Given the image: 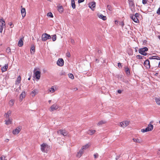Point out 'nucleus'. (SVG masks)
Segmentation results:
<instances>
[{
	"instance_id": "1",
	"label": "nucleus",
	"mask_w": 160,
	"mask_h": 160,
	"mask_svg": "<svg viewBox=\"0 0 160 160\" xmlns=\"http://www.w3.org/2000/svg\"><path fill=\"white\" fill-rule=\"evenodd\" d=\"M41 150L42 152L46 153L47 152L48 149L50 147V146H48L47 144L44 143L41 145Z\"/></svg>"
},
{
	"instance_id": "2",
	"label": "nucleus",
	"mask_w": 160,
	"mask_h": 160,
	"mask_svg": "<svg viewBox=\"0 0 160 160\" xmlns=\"http://www.w3.org/2000/svg\"><path fill=\"white\" fill-rule=\"evenodd\" d=\"M148 50V49L147 48L144 47L139 49L138 52L140 54L144 56H146L147 55V53L146 52H145L147 51Z\"/></svg>"
},
{
	"instance_id": "3",
	"label": "nucleus",
	"mask_w": 160,
	"mask_h": 160,
	"mask_svg": "<svg viewBox=\"0 0 160 160\" xmlns=\"http://www.w3.org/2000/svg\"><path fill=\"white\" fill-rule=\"evenodd\" d=\"M51 38L50 35L47 33H44L42 35V40L43 41H45L48 39H49Z\"/></svg>"
},
{
	"instance_id": "4",
	"label": "nucleus",
	"mask_w": 160,
	"mask_h": 160,
	"mask_svg": "<svg viewBox=\"0 0 160 160\" xmlns=\"http://www.w3.org/2000/svg\"><path fill=\"white\" fill-rule=\"evenodd\" d=\"M129 124V122L125 121L120 123V127L124 128L127 126Z\"/></svg>"
},
{
	"instance_id": "5",
	"label": "nucleus",
	"mask_w": 160,
	"mask_h": 160,
	"mask_svg": "<svg viewBox=\"0 0 160 160\" xmlns=\"http://www.w3.org/2000/svg\"><path fill=\"white\" fill-rule=\"evenodd\" d=\"M59 107L56 103H55L52 105L50 108V111H53L58 109Z\"/></svg>"
},
{
	"instance_id": "6",
	"label": "nucleus",
	"mask_w": 160,
	"mask_h": 160,
	"mask_svg": "<svg viewBox=\"0 0 160 160\" xmlns=\"http://www.w3.org/2000/svg\"><path fill=\"white\" fill-rule=\"evenodd\" d=\"M57 65L59 66L62 67L63 65L64 61L62 58H59L57 62Z\"/></svg>"
},
{
	"instance_id": "7",
	"label": "nucleus",
	"mask_w": 160,
	"mask_h": 160,
	"mask_svg": "<svg viewBox=\"0 0 160 160\" xmlns=\"http://www.w3.org/2000/svg\"><path fill=\"white\" fill-rule=\"evenodd\" d=\"M89 7L92 10H94V8L96 6V2H92L89 3Z\"/></svg>"
},
{
	"instance_id": "8",
	"label": "nucleus",
	"mask_w": 160,
	"mask_h": 160,
	"mask_svg": "<svg viewBox=\"0 0 160 160\" xmlns=\"http://www.w3.org/2000/svg\"><path fill=\"white\" fill-rule=\"evenodd\" d=\"M58 133L60 132V134L63 135L64 136H66L67 135V132L64 129H60L59 131H58Z\"/></svg>"
},
{
	"instance_id": "9",
	"label": "nucleus",
	"mask_w": 160,
	"mask_h": 160,
	"mask_svg": "<svg viewBox=\"0 0 160 160\" xmlns=\"http://www.w3.org/2000/svg\"><path fill=\"white\" fill-rule=\"evenodd\" d=\"M130 18L132 19L136 23H138L139 21L137 18L136 17V16H134V15L132 14H131L130 16Z\"/></svg>"
},
{
	"instance_id": "10",
	"label": "nucleus",
	"mask_w": 160,
	"mask_h": 160,
	"mask_svg": "<svg viewBox=\"0 0 160 160\" xmlns=\"http://www.w3.org/2000/svg\"><path fill=\"white\" fill-rule=\"evenodd\" d=\"M145 66L147 68H150V61L148 59L146 60L144 63Z\"/></svg>"
},
{
	"instance_id": "11",
	"label": "nucleus",
	"mask_w": 160,
	"mask_h": 160,
	"mask_svg": "<svg viewBox=\"0 0 160 160\" xmlns=\"http://www.w3.org/2000/svg\"><path fill=\"white\" fill-rule=\"evenodd\" d=\"M35 77L38 80L40 78L41 72L40 71H37L34 73Z\"/></svg>"
},
{
	"instance_id": "12",
	"label": "nucleus",
	"mask_w": 160,
	"mask_h": 160,
	"mask_svg": "<svg viewBox=\"0 0 160 160\" xmlns=\"http://www.w3.org/2000/svg\"><path fill=\"white\" fill-rule=\"evenodd\" d=\"M12 111L10 110L8 111L7 113H5L4 114L5 117L7 119H10L9 116L11 115Z\"/></svg>"
},
{
	"instance_id": "13",
	"label": "nucleus",
	"mask_w": 160,
	"mask_h": 160,
	"mask_svg": "<svg viewBox=\"0 0 160 160\" xmlns=\"http://www.w3.org/2000/svg\"><path fill=\"white\" fill-rule=\"evenodd\" d=\"M153 125L150 124L148 125V126L147 128H146V129H147V130H148V132L152 131L153 130Z\"/></svg>"
},
{
	"instance_id": "14",
	"label": "nucleus",
	"mask_w": 160,
	"mask_h": 160,
	"mask_svg": "<svg viewBox=\"0 0 160 160\" xmlns=\"http://www.w3.org/2000/svg\"><path fill=\"white\" fill-rule=\"evenodd\" d=\"M38 92V91L37 89H35L33 90L32 92H31L30 93V94L32 96V97H33L37 94Z\"/></svg>"
},
{
	"instance_id": "15",
	"label": "nucleus",
	"mask_w": 160,
	"mask_h": 160,
	"mask_svg": "<svg viewBox=\"0 0 160 160\" xmlns=\"http://www.w3.org/2000/svg\"><path fill=\"white\" fill-rule=\"evenodd\" d=\"M21 13L22 18H24L26 14V12L25 9L24 8H22L21 10Z\"/></svg>"
},
{
	"instance_id": "16",
	"label": "nucleus",
	"mask_w": 160,
	"mask_h": 160,
	"mask_svg": "<svg viewBox=\"0 0 160 160\" xmlns=\"http://www.w3.org/2000/svg\"><path fill=\"white\" fill-rule=\"evenodd\" d=\"M23 38H21L19 41L18 43V45L20 47H22L23 44Z\"/></svg>"
},
{
	"instance_id": "17",
	"label": "nucleus",
	"mask_w": 160,
	"mask_h": 160,
	"mask_svg": "<svg viewBox=\"0 0 160 160\" xmlns=\"http://www.w3.org/2000/svg\"><path fill=\"white\" fill-rule=\"evenodd\" d=\"M8 67V64H6L2 68H1V70L2 72H3L7 71Z\"/></svg>"
},
{
	"instance_id": "18",
	"label": "nucleus",
	"mask_w": 160,
	"mask_h": 160,
	"mask_svg": "<svg viewBox=\"0 0 160 160\" xmlns=\"http://www.w3.org/2000/svg\"><path fill=\"white\" fill-rule=\"evenodd\" d=\"M0 27H4L5 26V23L4 20L2 18L0 19Z\"/></svg>"
},
{
	"instance_id": "19",
	"label": "nucleus",
	"mask_w": 160,
	"mask_h": 160,
	"mask_svg": "<svg viewBox=\"0 0 160 160\" xmlns=\"http://www.w3.org/2000/svg\"><path fill=\"white\" fill-rule=\"evenodd\" d=\"M125 71L127 75H129L130 74V72L129 69L128 67H125Z\"/></svg>"
},
{
	"instance_id": "20",
	"label": "nucleus",
	"mask_w": 160,
	"mask_h": 160,
	"mask_svg": "<svg viewBox=\"0 0 160 160\" xmlns=\"http://www.w3.org/2000/svg\"><path fill=\"white\" fill-rule=\"evenodd\" d=\"M149 58L150 59H157L158 60H160V58L158 56H152L150 57Z\"/></svg>"
},
{
	"instance_id": "21",
	"label": "nucleus",
	"mask_w": 160,
	"mask_h": 160,
	"mask_svg": "<svg viewBox=\"0 0 160 160\" xmlns=\"http://www.w3.org/2000/svg\"><path fill=\"white\" fill-rule=\"evenodd\" d=\"M20 131V128H17L15 129H14L12 131V133L14 134H18Z\"/></svg>"
},
{
	"instance_id": "22",
	"label": "nucleus",
	"mask_w": 160,
	"mask_h": 160,
	"mask_svg": "<svg viewBox=\"0 0 160 160\" xmlns=\"http://www.w3.org/2000/svg\"><path fill=\"white\" fill-rule=\"evenodd\" d=\"M83 150H80L79 152L78 153L77 155V157L78 158H80L82 155L83 154V152L82 151Z\"/></svg>"
},
{
	"instance_id": "23",
	"label": "nucleus",
	"mask_w": 160,
	"mask_h": 160,
	"mask_svg": "<svg viewBox=\"0 0 160 160\" xmlns=\"http://www.w3.org/2000/svg\"><path fill=\"white\" fill-rule=\"evenodd\" d=\"M98 16L99 18L102 19L103 20H105L107 19L106 16H103L102 14H98Z\"/></svg>"
},
{
	"instance_id": "24",
	"label": "nucleus",
	"mask_w": 160,
	"mask_h": 160,
	"mask_svg": "<svg viewBox=\"0 0 160 160\" xmlns=\"http://www.w3.org/2000/svg\"><path fill=\"white\" fill-rule=\"evenodd\" d=\"M7 120H5V124L7 125H9L12 124V119H8Z\"/></svg>"
},
{
	"instance_id": "25",
	"label": "nucleus",
	"mask_w": 160,
	"mask_h": 160,
	"mask_svg": "<svg viewBox=\"0 0 160 160\" xmlns=\"http://www.w3.org/2000/svg\"><path fill=\"white\" fill-rule=\"evenodd\" d=\"M21 81V77L20 76H19L17 79V80L16 81L15 84H17L20 83Z\"/></svg>"
},
{
	"instance_id": "26",
	"label": "nucleus",
	"mask_w": 160,
	"mask_h": 160,
	"mask_svg": "<svg viewBox=\"0 0 160 160\" xmlns=\"http://www.w3.org/2000/svg\"><path fill=\"white\" fill-rule=\"evenodd\" d=\"M96 131L95 130H89L88 132V133L90 135H92L94 134Z\"/></svg>"
},
{
	"instance_id": "27",
	"label": "nucleus",
	"mask_w": 160,
	"mask_h": 160,
	"mask_svg": "<svg viewBox=\"0 0 160 160\" xmlns=\"http://www.w3.org/2000/svg\"><path fill=\"white\" fill-rule=\"evenodd\" d=\"M106 122L104 120H101L98 122L97 125L98 126L101 125L105 123Z\"/></svg>"
},
{
	"instance_id": "28",
	"label": "nucleus",
	"mask_w": 160,
	"mask_h": 160,
	"mask_svg": "<svg viewBox=\"0 0 160 160\" xmlns=\"http://www.w3.org/2000/svg\"><path fill=\"white\" fill-rule=\"evenodd\" d=\"M89 146L90 145H89L88 144H87L82 147V150H83V151H84V150L88 148Z\"/></svg>"
},
{
	"instance_id": "29",
	"label": "nucleus",
	"mask_w": 160,
	"mask_h": 160,
	"mask_svg": "<svg viewBox=\"0 0 160 160\" xmlns=\"http://www.w3.org/2000/svg\"><path fill=\"white\" fill-rule=\"evenodd\" d=\"M71 5L73 9H75L76 8L74 0H71Z\"/></svg>"
},
{
	"instance_id": "30",
	"label": "nucleus",
	"mask_w": 160,
	"mask_h": 160,
	"mask_svg": "<svg viewBox=\"0 0 160 160\" xmlns=\"http://www.w3.org/2000/svg\"><path fill=\"white\" fill-rule=\"evenodd\" d=\"M35 47L34 45H32L31 48V52L32 53V52H33V54H34V52H35Z\"/></svg>"
},
{
	"instance_id": "31",
	"label": "nucleus",
	"mask_w": 160,
	"mask_h": 160,
	"mask_svg": "<svg viewBox=\"0 0 160 160\" xmlns=\"http://www.w3.org/2000/svg\"><path fill=\"white\" fill-rule=\"evenodd\" d=\"M155 101L158 105H160V98H155Z\"/></svg>"
},
{
	"instance_id": "32",
	"label": "nucleus",
	"mask_w": 160,
	"mask_h": 160,
	"mask_svg": "<svg viewBox=\"0 0 160 160\" xmlns=\"http://www.w3.org/2000/svg\"><path fill=\"white\" fill-rule=\"evenodd\" d=\"M129 4L130 6L133 8L135 7V4L133 1L129 2Z\"/></svg>"
},
{
	"instance_id": "33",
	"label": "nucleus",
	"mask_w": 160,
	"mask_h": 160,
	"mask_svg": "<svg viewBox=\"0 0 160 160\" xmlns=\"http://www.w3.org/2000/svg\"><path fill=\"white\" fill-rule=\"evenodd\" d=\"M25 92H22L20 95V98L21 99H22L25 97Z\"/></svg>"
},
{
	"instance_id": "34",
	"label": "nucleus",
	"mask_w": 160,
	"mask_h": 160,
	"mask_svg": "<svg viewBox=\"0 0 160 160\" xmlns=\"http://www.w3.org/2000/svg\"><path fill=\"white\" fill-rule=\"evenodd\" d=\"M14 103V101L12 99L10 100L9 102V105L11 106H12L13 105Z\"/></svg>"
},
{
	"instance_id": "35",
	"label": "nucleus",
	"mask_w": 160,
	"mask_h": 160,
	"mask_svg": "<svg viewBox=\"0 0 160 160\" xmlns=\"http://www.w3.org/2000/svg\"><path fill=\"white\" fill-rule=\"evenodd\" d=\"M58 11L60 12H63V8H62V6H60L58 8Z\"/></svg>"
},
{
	"instance_id": "36",
	"label": "nucleus",
	"mask_w": 160,
	"mask_h": 160,
	"mask_svg": "<svg viewBox=\"0 0 160 160\" xmlns=\"http://www.w3.org/2000/svg\"><path fill=\"white\" fill-rule=\"evenodd\" d=\"M133 141L135 142H137L138 143H140L141 142L140 140L138 138H133Z\"/></svg>"
},
{
	"instance_id": "37",
	"label": "nucleus",
	"mask_w": 160,
	"mask_h": 160,
	"mask_svg": "<svg viewBox=\"0 0 160 160\" xmlns=\"http://www.w3.org/2000/svg\"><path fill=\"white\" fill-rule=\"evenodd\" d=\"M107 9L110 11H111L112 10L113 8L110 5H108Z\"/></svg>"
},
{
	"instance_id": "38",
	"label": "nucleus",
	"mask_w": 160,
	"mask_h": 160,
	"mask_svg": "<svg viewBox=\"0 0 160 160\" xmlns=\"http://www.w3.org/2000/svg\"><path fill=\"white\" fill-rule=\"evenodd\" d=\"M6 52L8 54H11V49L9 47L7 48L6 49Z\"/></svg>"
},
{
	"instance_id": "39",
	"label": "nucleus",
	"mask_w": 160,
	"mask_h": 160,
	"mask_svg": "<svg viewBox=\"0 0 160 160\" xmlns=\"http://www.w3.org/2000/svg\"><path fill=\"white\" fill-rule=\"evenodd\" d=\"M52 39L53 41H55L56 39V35L54 34L52 36Z\"/></svg>"
},
{
	"instance_id": "40",
	"label": "nucleus",
	"mask_w": 160,
	"mask_h": 160,
	"mask_svg": "<svg viewBox=\"0 0 160 160\" xmlns=\"http://www.w3.org/2000/svg\"><path fill=\"white\" fill-rule=\"evenodd\" d=\"M47 15L48 16L50 17L51 18L53 17V16L51 12H49L48 13H47Z\"/></svg>"
},
{
	"instance_id": "41",
	"label": "nucleus",
	"mask_w": 160,
	"mask_h": 160,
	"mask_svg": "<svg viewBox=\"0 0 160 160\" xmlns=\"http://www.w3.org/2000/svg\"><path fill=\"white\" fill-rule=\"evenodd\" d=\"M136 57L137 59H141L143 58L144 57V56H142L140 55H138L136 56Z\"/></svg>"
},
{
	"instance_id": "42",
	"label": "nucleus",
	"mask_w": 160,
	"mask_h": 160,
	"mask_svg": "<svg viewBox=\"0 0 160 160\" xmlns=\"http://www.w3.org/2000/svg\"><path fill=\"white\" fill-rule=\"evenodd\" d=\"M69 77L72 79H73L74 78V77L72 73H69L68 74Z\"/></svg>"
},
{
	"instance_id": "43",
	"label": "nucleus",
	"mask_w": 160,
	"mask_h": 160,
	"mask_svg": "<svg viewBox=\"0 0 160 160\" xmlns=\"http://www.w3.org/2000/svg\"><path fill=\"white\" fill-rule=\"evenodd\" d=\"M49 91L50 92L52 93L53 92L55 91V90L54 89V88L53 87H52L51 88H50L49 89Z\"/></svg>"
},
{
	"instance_id": "44",
	"label": "nucleus",
	"mask_w": 160,
	"mask_h": 160,
	"mask_svg": "<svg viewBox=\"0 0 160 160\" xmlns=\"http://www.w3.org/2000/svg\"><path fill=\"white\" fill-rule=\"evenodd\" d=\"M60 74V76H65L66 75V73L62 71L61 72Z\"/></svg>"
},
{
	"instance_id": "45",
	"label": "nucleus",
	"mask_w": 160,
	"mask_h": 160,
	"mask_svg": "<svg viewBox=\"0 0 160 160\" xmlns=\"http://www.w3.org/2000/svg\"><path fill=\"white\" fill-rule=\"evenodd\" d=\"M141 131L143 133L148 132V130H147V129H146V128L145 129H142L141 130Z\"/></svg>"
},
{
	"instance_id": "46",
	"label": "nucleus",
	"mask_w": 160,
	"mask_h": 160,
	"mask_svg": "<svg viewBox=\"0 0 160 160\" xmlns=\"http://www.w3.org/2000/svg\"><path fill=\"white\" fill-rule=\"evenodd\" d=\"M94 157L95 158H98V153H96L94 154Z\"/></svg>"
},
{
	"instance_id": "47",
	"label": "nucleus",
	"mask_w": 160,
	"mask_h": 160,
	"mask_svg": "<svg viewBox=\"0 0 160 160\" xmlns=\"http://www.w3.org/2000/svg\"><path fill=\"white\" fill-rule=\"evenodd\" d=\"M5 157L2 155L0 157V160H5Z\"/></svg>"
},
{
	"instance_id": "48",
	"label": "nucleus",
	"mask_w": 160,
	"mask_h": 160,
	"mask_svg": "<svg viewBox=\"0 0 160 160\" xmlns=\"http://www.w3.org/2000/svg\"><path fill=\"white\" fill-rule=\"evenodd\" d=\"M157 13L158 15H160V8H159L157 10Z\"/></svg>"
},
{
	"instance_id": "49",
	"label": "nucleus",
	"mask_w": 160,
	"mask_h": 160,
	"mask_svg": "<svg viewBox=\"0 0 160 160\" xmlns=\"http://www.w3.org/2000/svg\"><path fill=\"white\" fill-rule=\"evenodd\" d=\"M147 2V0H142V3L143 4H146Z\"/></svg>"
},
{
	"instance_id": "50",
	"label": "nucleus",
	"mask_w": 160,
	"mask_h": 160,
	"mask_svg": "<svg viewBox=\"0 0 160 160\" xmlns=\"http://www.w3.org/2000/svg\"><path fill=\"white\" fill-rule=\"evenodd\" d=\"M66 55L67 56L68 58L70 57L71 56L69 52H68L66 53Z\"/></svg>"
},
{
	"instance_id": "51",
	"label": "nucleus",
	"mask_w": 160,
	"mask_h": 160,
	"mask_svg": "<svg viewBox=\"0 0 160 160\" xmlns=\"http://www.w3.org/2000/svg\"><path fill=\"white\" fill-rule=\"evenodd\" d=\"M134 16H136V17L137 18L139 17V14L138 13H136L135 14V15H134Z\"/></svg>"
},
{
	"instance_id": "52",
	"label": "nucleus",
	"mask_w": 160,
	"mask_h": 160,
	"mask_svg": "<svg viewBox=\"0 0 160 160\" xmlns=\"http://www.w3.org/2000/svg\"><path fill=\"white\" fill-rule=\"evenodd\" d=\"M120 24L122 26V28H123L124 25L123 22V21L121 22L120 23Z\"/></svg>"
},
{
	"instance_id": "53",
	"label": "nucleus",
	"mask_w": 160,
	"mask_h": 160,
	"mask_svg": "<svg viewBox=\"0 0 160 160\" xmlns=\"http://www.w3.org/2000/svg\"><path fill=\"white\" fill-rule=\"evenodd\" d=\"M71 90L74 91H76L78 90V88H71Z\"/></svg>"
},
{
	"instance_id": "54",
	"label": "nucleus",
	"mask_w": 160,
	"mask_h": 160,
	"mask_svg": "<svg viewBox=\"0 0 160 160\" xmlns=\"http://www.w3.org/2000/svg\"><path fill=\"white\" fill-rule=\"evenodd\" d=\"M118 66L120 68V67L121 68L122 67V65H121V63L120 62H119L118 63Z\"/></svg>"
},
{
	"instance_id": "55",
	"label": "nucleus",
	"mask_w": 160,
	"mask_h": 160,
	"mask_svg": "<svg viewBox=\"0 0 160 160\" xmlns=\"http://www.w3.org/2000/svg\"><path fill=\"white\" fill-rule=\"evenodd\" d=\"M3 27H0V32L1 33H2L3 29Z\"/></svg>"
},
{
	"instance_id": "56",
	"label": "nucleus",
	"mask_w": 160,
	"mask_h": 160,
	"mask_svg": "<svg viewBox=\"0 0 160 160\" xmlns=\"http://www.w3.org/2000/svg\"><path fill=\"white\" fill-rule=\"evenodd\" d=\"M84 1V0H78V2L79 3L83 2Z\"/></svg>"
},
{
	"instance_id": "57",
	"label": "nucleus",
	"mask_w": 160,
	"mask_h": 160,
	"mask_svg": "<svg viewBox=\"0 0 160 160\" xmlns=\"http://www.w3.org/2000/svg\"><path fill=\"white\" fill-rule=\"evenodd\" d=\"M9 25L11 26V28H12L13 27V25L12 24V23L10 22L9 23Z\"/></svg>"
},
{
	"instance_id": "58",
	"label": "nucleus",
	"mask_w": 160,
	"mask_h": 160,
	"mask_svg": "<svg viewBox=\"0 0 160 160\" xmlns=\"http://www.w3.org/2000/svg\"><path fill=\"white\" fill-rule=\"evenodd\" d=\"M117 92H118V93H121L122 92V91L121 90H118L117 91Z\"/></svg>"
},
{
	"instance_id": "59",
	"label": "nucleus",
	"mask_w": 160,
	"mask_h": 160,
	"mask_svg": "<svg viewBox=\"0 0 160 160\" xmlns=\"http://www.w3.org/2000/svg\"><path fill=\"white\" fill-rule=\"evenodd\" d=\"M71 43H74V41L73 39H71Z\"/></svg>"
},
{
	"instance_id": "60",
	"label": "nucleus",
	"mask_w": 160,
	"mask_h": 160,
	"mask_svg": "<svg viewBox=\"0 0 160 160\" xmlns=\"http://www.w3.org/2000/svg\"><path fill=\"white\" fill-rule=\"evenodd\" d=\"M157 153L158 154L160 155V149L158 151Z\"/></svg>"
},
{
	"instance_id": "61",
	"label": "nucleus",
	"mask_w": 160,
	"mask_h": 160,
	"mask_svg": "<svg viewBox=\"0 0 160 160\" xmlns=\"http://www.w3.org/2000/svg\"><path fill=\"white\" fill-rule=\"evenodd\" d=\"M9 141V139H6L5 141L6 142H8Z\"/></svg>"
},
{
	"instance_id": "62",
	"label": "nucleus",
	"mask_w": 160,
	"mask_h": 160,
	"mask_svg": "<svg viewBox=\"0 0 160 160\" xmlns=\"http://www.w3.org/2000/svg\"><path fill=\"white\" fill-rule=\"evenodd\" d=\"M95 61L96 62H99V60L98 59H95Z\"/></svg>"
},
{
	"instance_id": "63",
	"label": "nucleus",
	"mask_w": 160,
	"mask_h": 160,
	"mask_svg": "<svg viewBox=\"0 0 160 160\" xmlns=\"http://www.w3.org/2000/svg\"><path fill=\"white\" fill-rule=\"evenodd\" d=\"M115 23L116 24V23L118 22V21L116 20V21H115Z\"/></svg>"
},
{
	"instance_id": "64",
	"label": "nucleus",
	"mask_w": 160,
	"mask_h": 160,
	"mask_svg": "<svg viewBox=\"0 0 160 160\" xmlns=\"http://www.w3.org/2000/svg\"><path fill=\"white\" fill-rule=\"evenodd\" d=\"M158 67H160V62L158 64Z\"/></svg>"
}]
</instances>
